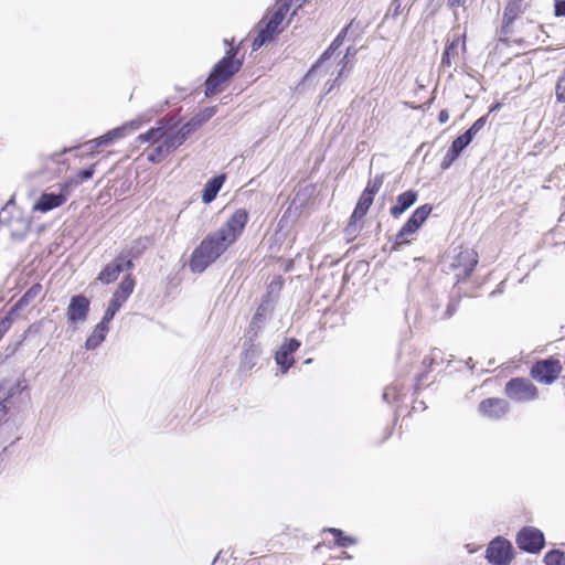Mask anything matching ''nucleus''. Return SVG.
Returning <instances> with one entry per match:
<instances>
[{
  "instance_id": "obj_25",
  "label": "nucleus",
  "mask_w": 565,
  "mask_h": 565,
  "mask_svg": "<svg viewBox=\"0 0 565 565\" xmlns=\"http://www.w3.org/2000/svg\"><path fill=\"white\" fill-rule=\"evenodd\" d=\"M373 195L369 194V192L363 191L353 211L352 220H361L367 213L370 206L373 203Z\"/></svg>"
},
{
  "instance_id": "obj_6",
  "label": "nucleus",
  "mask_w": 565,
  "mask_h": 565,
  "mask_svg": "<svg viewBox=\"0 0 565 565\" xmlns=\"http://www.w3.org/2000/svg\"><path fill=\"white\" fill-rule=\"evenodd\" d=\"M505 394L516 402L534 401L539 396L536 386L527 379L516 377L510 380L504 387Z\"/></svg>"
},
{
  "instance_id": "obj_29",
  "label": "nucleus",
  "mask_w": 565,
  "mask_h": 565,
  "mask_svg": "<svg viewBox=\"0 0 565 565\" xmlns=\"http://www.w3.org/2000/svg\"><path fill=\"white\" fill-rule=\"evenodd\" d=\"M41 286L35 285L31 287L22 297L21 299L15 303L14 308L21 309L24 306H28L31 300H33L35 297L40 295Z\"/></svg>"
},
{
  "instance_id": "obj_1",
  "label": "nucleus",
  "mask_w": 565,
  "mask_h": 565,
  "mask_svg": "<svg viewBox=\"0 0 565 565\" xmlns=\"http://www.w3.org/2000/svg\"><path fill=\"white\" fill-rule=\"evenodd\" d=\"M247 221V211L236 210L221 228L209 234L192 253L191 270L202 273L213 264L241 236Z\"/></svg>"
},
{
  "instance_id": "obj_12",
  "label": "nucleus",
  "mask_w": 565,
  "mask_h": 565,
  "mask_svg": "<svg viewBox=\"0 0 565 565\" xmlns=\"http://www.w3.org/2000/svg\"><path fill=\"white\" fill-rule=\"evenodd\" d=\"M140 126V119H132L120 127L109 130L102 137L86 142L85 146L90 152H94L97 147L107 146L117 139L124 138L128 132L137 130Z\"/></svg>"
},
{
  "instance_id": "obj_28",
  "label": "nucleus",
  "mask_w": 565,
  "mask_h": 565,
  "mask_svg": "<svg viewBox=\"0 0 565 565\" xmlns=\"http://www.w3.org/2000/svg\"><path fill=\"white\" fill-rule=\"evenodd\" d=\"M545 565H565V553L561 550H552L544 556Z\"/></svg>"
},
{
  "instance_id": "obj_13",
  "label": "nucleus",
  "mask_w": 565,
  "mask_h": 565,
  "mask_svg": "<svg viewBox=\"0 0 565 565\" xmlns=\"http://www.w3.org/2000/svg\"><path fill=\"white\" fill-rule=\"evenodd\" d=\"M135 288V281L130 276L125 277L119 288L114 292L108 308L104 313L105 321H111L116 315V312L120 309V307L126 302L128 297L131 295Z\"/></svg>"
},
{
  "instance_id": "obj_36",
  "label": "nucleus",
  "mask_w": 565,
  "mask_h": 565,
  "mask_svg": "<svg viewBox=\"0 0 565 565\" xmlns=\"http://www.w3.org/2000/svg\"><path fill=\"white\" fill-rule=\"evenodd\" d=\"M470 142H471V140L469 139V136H466L463 134V135L457 137L452 141V145H455V147L461 152Z\"/></svg>"
},
{
  "instance_id": "obj_11",
  "label": "nucleus",
  "mask_w": 565,
  "mask_h": 565,
  "mask_svg": "<svg viewBox=\"0 0 565 565\" xmlns=\"http://www.w3.org/2000/svg\"><path fill=\"white\" fill-rule=\"evenodd\" d=\"M431 212V207L428 204H424L417 207L408 221L403 225L399 232L396 234V244L402 245L408 243V236L414 234L420 225L426 221Z\"/></svg>"
},
{
  "instance_id": "obj_8",
  "label": "nucleus",
  "mask_w": 565,
  "mask_h": 565,
  "mask_svg": "<svg viewBox=\"0 0 565 565\" xmlns=\"http://www.w3.org/2000/svg\"><path fill=\"white\" fill-rule=\"evenodd\" d=\"M562 365L557 359L537 361L531 369V376L542 384H552L561 374Z\"/></svg>"
},
{
  "instance_id": "obj_20",
  "label": "nucleus",
  "mask_w": 565,
  "mask_h": 565,
  "mask_svg": "<svg viewBox=\"0 0 565 565\" xmlns=\"http://www.w3.org/2000/svg\"><path fill=\"white\" fill-rule=\"evenodd\" d=\"M479 411L484 416L498 419L509 411V404L502 398H487L480 403Z\"/></svg>"
},
{
  "instance_id": "obj_46",
  "label": "nucleus",
  "mask_w": 565,
  "mask_h": 565,
  "mask_svg": "<svg viewBox=\"0 0 565 565\" xmlns=\"http://www.w3.org/2000/svg\"><path fill=\"white\" fill-rule=\"evenodd\" d=\"M452 311H454V308H452V306L450 305V306L448 307V309H447V312H448V315L450 316V315L452 313Z\"/></svg>"
},
{
  "instance_id": "obj_24",
  "label": "nucleus",
  "mask_w": 565,
  "mask_h": 565,
  "mask_svg": "<svg viewBox=\"0 0 565 565\" xmlns=\"http://www.w3.org/2000/svg\"><path fill=\"white\" fill-rule=\"evenodd\" d=\"M223 182H224L223 175H218V177H215L212 180H210L206 183V185L202 192L203 202H205V203L212 202L215 199V196L217 195L218 191L221 190Z\"/></svg>"
},
{
  "instance_id": "obj_43",
  "label": "nucleus",
  "mask_w": 565,
  "mask_h": 565,
  "mask_svg": "<svg viewBox=\"0 0 565 565\" xmlns=\"http://www.w3.org/2000/svg\"><path fill=\"white\" fill-rule=\"evenodd\" d=\"M356 221L358 220H352L351 218V221H350V223H349V225H348V227L345 230L348 235L355 234V232L358 231V227H356V224H355Z\"/></svg>"
},
{
  "instance_id": "obj_17",
  "label": "nucleus",
  "mask_w": 565,
  "mask_h": 565,
  "mask_svg": "<svg viewBox=\"0 0 565 565\" xmlns=\"http://www.w3.org/2000/svg\"><path fill=\"white\" fill-rule=\"evenodd\" d=\"M300 342L296 339L285 340L276 352L275 360L282 372H287L294 364L292 354L299 349Z\"/></svg>"
},
{
  "instance_id": "obj_21",
  "label": "nucleus",
  "mask_w": 565,
  "mask_h": 565,
  "mask_svg": "<svg viewBox=\"0 0 565 565\" xmlns=\"http://www.w3.org/2000/svg\"><path fill=\"white\" fill-rule=\"evenodd\" d=\"M417 200V192L413 190H408L404 193H401L396 198V204L393 205L390 210V213L393 217H398L406 210H408Z\"/></svg>"
},
{
  "instance_id": "obj_44",
  "label": "nucleus",
  "mask_w": 565,
  "mask_h": 565,
  "mask_svg": "<svg viewBox=\"0 0 565 565\" xmlns=\"http://www.w3.org/2000/svg\"><path fill=\"white\" fill-rule=\"evenodd\" d=\"M449 119V114L446 109H443L438 115V120L440 124H445Z\"/></svg>"
},
{
  "instance_id": "obj_35",
  "label": "nucleus",
  "mask_w": 565,
  "mask_h": 565,
  "mask_svg": "<svg viewBox=\"0 0 565 565\" xmlns=\"http://www.w3.org/2000/svg\"><path fill=\"white\" fill-rule=\"evenodd\" d=\"M95 171V164H92L89 168L79 171L77 174V180L74 182L75 184H79L81 182L88 180L93 177Z\"/></svg>"
},
{
  "instance_id": "obj_26",
  "label": "nucleus",
  "mask_w": 565,
  "mask_h": 565,
  "mask_svg": "<svg viewBox=\"0 0 565 565\" xmlns=\"http://www.w3.org/2000/svg\"><path fill=\"white\" fill-rule=\"evenodd\" d=\"M324 532L331 533L334 536V543L339 547H348L356 544V539L352 536L344 535V533L340 529L335 527H327L323 530Z\"/></svg>"
},
{
  "instance_id": "obj_23",
  "label": "nucleus",
  "mask_w": 565,
  "mask_h": 565,
  "mask_svg": "<svg viewBox=\"0 0 565 565\" xmlns=\"http://www.w3.org/2000/svg\"><path fill=\"white\" fill-rule=\"evenodd\" d=\"M110 321H105L104 318L102 321L95 327L92 334L86 339L85 348L87 350L96 349L106 338V334L109 331L108 323Z\"/></svg>"
},
{
  "instance_id": "obj_47",
  "label": "nucleus",
  "mask_w": 565,
  "mask_h": 565,
  "mask_svg": "<svg viewBox=\"0 0 565 565\" xmlns=\"http://www.w3.org/2000/svg\"><path fill=\"white\" fill-rule=\"evenodd\" d=\"M332 88H333V84H332V85H330V87L328 88V93H329L330 90H332Z\"/></svg>"
},
{
  "instance_id": "obj_7",
  "label": "nucleus",
  "mask_w": 565,
  "mask_h": 565,
  "mask_svg": "<svg viewBox=\"0 0 565 565\" xmlns=\"http://www.w3.org/2000/svg\"><path fill=\"white\" fill-rule=\"evenodd\" d=\"M515 541L520 550L532 554L540 553L545 545L543 532L533 526L521 529Z\"/></svg>"
},
{
  "instance_id": "obj_16",
  "label": "nucleus",
  "mask_w": 565,
  "mask_h": 565,
  "mask_svg": "<svg viewBox=\"0 0 565 565\" xmlns=\"http://www.w3.org/2000/svg\"><path fill=\"white\" fill-rule=\"evenodd\" d=\"M131 266L130 259H127L125 256H118L99 273L98 280L103 284H110L117 279L121 271L129 269Z\"/></svg>"
},
{
  "instance_id": "obj_22",
  "label": "nucleus",
  "mask_w": 565,
  "mask_h": 565,
  "mask_svg": "<svg viewBox=\"0 0 565 565\" xmlns=\"http://www.w3.org/2000/svg\"><path fill=\"white\" fill-rule=\"evenodd\" d=\"M216 114V107H206L183 125L185 134H193Z\"/></svg>"
},
{
  "instance_id": "obj_32",
  "label": "nucleus",
  "mask_w": 565,
  "mask_h": 565,
  "mask_svg": "<svg viewBox=\"0 0 565 565\" xmlns=\"http://www.w3.org/2000/svg\"><path fill=\"white\" fill-rule=\"evenodd\" d=\"M487 121V117H480L477 119L473 125L465 132L466 136H469V139L472 141L475 136L484 127Z\"/></svg>"
},
{
  "instance_id": "obj_42",
  "label": "nucleus",
  "mask_w": 565,
  "mask_h": 565,
  "mask_svg": "<svg viewBox=\"0 0 565 565\" xmlns=\"http://www.w3.org/2000/svg\"><path fill=\"white\" fill-rule=\"evenodd\" d=\"M354 54H355V51H353V52H352V51H351V49L349 47V49H348V51H347V54H345V55L343 56V58L341 60V62L343 63V65H342L341 71H340V72H339V74H338V78H339V77H341V76L343 75V72H344L345 66H347V62H345V60L348 58V56H349V55H354Z\"/></svg>"
},
{
  "instance_id": "obj_40",
  "label": "nucleus",
  "mask_w": 565,
  "mask_h": 565,
  "mask_svg": "<svg viewBox=\"0 0 565 565\" xmlns=\"http://www.w3.org/2000/svg\"><path fill=\"white\" fill-rule=\"evenodd\" d=\"M468 0H448L449 8L454 11L455 17H457L456 10L459 7H463Z\"/></svg>"
},
{
  "instance_id": "obj_19",
  "label": "nucleus",
  "mask_w": 565,
  "mask_h": 565,
  "mask_svg": "<svg viewBox=\"0 0 565 565\" xmlns=\"http://www.w3.org/2000/svg\"><path fill=\"white\" fill-rule=\"evenodd\" d=\"M361 30V23L352 20L333 40L329 49L322 54L318 63L312 67V72L322 67L323 63L331 57V55L342 45L343 39L349 32H359Z\"/></svg>"
},
{
  "instance_id": "obj_3",
  "label": "nucleus",
  "mask_w": 565,
  "mask_h": 565,
  "mask_svg": "<svg viewBox=\"0 0 565 565\" xmlns=\"http://www.w3.org/2000/svg\"><path fill=\"white\" fill-rule=\"evenodd\" d=\"M236 52H231L224 56L213 68L205 82V95L212 96L217 93L221 84L230 79L241 68L242 63L234 61Z\"/></svg>"
},
{
  "instance_id": "obj_41",
  "label": "nucleus",
  "mask_w": 565,
  "mask_h": 565,
  "mask_svg": "<svg viewBox=\"0 0 565 565\" xmlns=\"http://www.w3.org/2000/svg\"><path fill=\"white\" fill-rule=\"evenodd\" d=\"M457 158H455V156H452L451 153H449L448 151L446 152L444 159H443V162H441V167L443 169H447L449 168V166L456 160Z\"/></svg>"
},
{
  "instance_id": "obj_2",
  "label": "nucleus",
  "mask_w": 565,
  "mask_h": 565,
  "mask_svg": "<svg viewBox=\"0 0 565 565\" xmlns=\"http://www.w3.org/2000/svg\"><path fill=\"white\" fill-rule=\"evenodd\" d=\"M189 136V134H185L183 126L174 132L169 131L166 126H159L139 135L136 141L140 143L149 142L151 148L148 152V160L152 163H159L180 147Z\"/></svg>"
},
{
  "instance_id": "obj_4",
  "label": "nucleus",
  "mask_w": 565,
  "mask_h": 565,
  "mask_svg": "<svg viewBox=\"0 0 565 565\" xmlns=\"http://www.w3.org/2000/svg\"><path fill=\"white\" fill-rule=\"evenodd\" d=\"M291 0H278L259 22V28L264 31H268V34L273 38L280 33L282 29L279 26L282 24L287 13L289 12Z\"/></svg>"
},
{
  "instance_id": "obj_15",
  "label": "nucleus",
  "mask_w": 565,
  "mask_h": 565,
  "mask_svg": "<svg viewBox=\"0 0 565 565\" xmlns=\"http://www.w3.org/2000/svg\"><path fill=\"white\" fill-rule=\"evenodd\" d=\"M89 305L90 302L85 296H73L66 310L68 321L73 324L84 322L88 316Z\"/></svg>"
},
{
  "instance_id": "obj_5",
  "label": "nucleus",
  "mask_w": 565,
  "mask_h": 565,
  "mask_svg": "<svg viewBox=\"0 0 565 565\" xmlns=\"http://www.w3.org/2000/svg\"><path fill=\"white\" fill-rule=\"evenodd\" d=\"M478 264V254L472 248H456L451 257L450 267L456 270L458 279L467 278Z\"/></svg>"
},
{
  "instance_id": "obj_31",
  "label": "nucleus",
  "mask_w": 565,
  "mask_h": 565,
  "mask_svg": "<svg viewBox=\"0 0 565 565\" xmlns=\"http://www.w3.org/2000/svg\"><path fill=\"white\" fill-rule=\"evenodd\" d=\"M555 96L557 102L565 103V70L562 72V75L556 83Z\"/></svg>"
},
{
  "instance_id": "obj_38",
  "label": "nucleus",
  "mask_w": 565,
  "mask_h": 565,
  "mask_svg": "<svg viewBox=\"0 0 565 565\" xmlns=\"http://www.w3.org/2000/svg\"><path fill=\"white\" fill-rule=\"evenodd\" d=\"M399 12H401L399 0H393L386 15L392 14L393 17H397L399 14Z\"/></svg>"
},
{
  "instance_id": "obj_9",
  "label": "nucleus",
  "mask_w": 565,
  "mask_h": 565,
  "mask_svg": "<svg viewBox=\"0 0 565 565\" xmlns=\"http://www.w3.org/2000/svg\"><path fill=\"white\" fill-rule=\"evenodd\" d=\"M465 36V34H456L455 39L447 44L440 62L441 68L456 70L463 64V55L466 52Z\"/></svg>"
},
{
  "instance_id": "obj_34",
  "label": "nucleus",
  "mask_w": 565,
  "mask_h": 565,
  "mask_svg": "<svg viewBox=\"0 0 565 565\" xmlns=\"http://www.w3.org/2000/svg\"><path fill=\"white\" fill-rule=\"evenodd\" d=\"M273 36L268 34V31H264L262 28H259V32L257 38L253 42V50L256 51L260 49L266 42L270 41Z\"/></svg>"
},
{
  "instance_id": "obj_27",
  "label": "nucleus",
  "mask_w": 565,
  "mask_h": 565,
  "mask_svg": "<svg viewBox=\"0 0 565 565\" xmlns=\"http://www.w3.org/2000/svg\"><path fill=\"white\" fill-rule=\"evenodd\" d=\"M523 0H510L504 9L503 20L509 24L522 12Z\"/></svg>"
},
{
  "instance_id": "obj_39",
  "label": "nucleus",
  "mask_w": 565,
  "mask_h": 565,
  "mask_svg": "<svg viewBox=\"0 0 565 565\" xmlns=\"http://www.w3.org/2000/svg\"><path fill=\"white\" fill-rule=\"evenodd\" d=\"M556 17H565V0H555V11Z\"/></svg>"
},
{
  "instance_id": "obj_18",
  "label": "nucleus",
  "mask_w": 565,
  "mask_h": 565,
  "mask_svg": "<svg viewBox=\"0 0 565 565\" xmlns=\"http://www.w3.org/2000/svg\"><path fill=\"white\" fill-rule=\"evenodd\" d=\"M22 391L19 382L3 381L0 383V423L8 414L11 399Z\"/></svg>"
},
{
  "instance_id": "obj_30",
  "label": "nucleus",
  "mask_w": 565,
  "mask_h": 565,
  "mask_svg": "<svg viewBox=\"0 0 565 565\" xmlns=\"http://www.w3.org/2000/svg\"><path fill=\"white\" fill-rule=\"evenodd\" d=\"M268 307L265 303H262L256 313L254 315L252 322H250V329H260L264 321H265V312L267 311Z\"/></svg>"
},
{
  "instance_id": "obj_45",
  "label": "nucleus",
  "mask_w": 565,
  "mask_h": 565,
  "mask_svg": "<svg viewBox=\"0 0 565 565\" xmlns=\"http://www.w3.org/2000/svg\"><path fill=\"white\" fill-rule=\"evenodd\" d=\"M447 151L455 156V158H458V156L460 154V151L452 143Z\"/></svg>"
},
{
  "instance_id": "obj_10",
  "label": "nucleus",
  "mask_w": 565,
  "mask_h": 565,
  "mask_svg": "<svg viewBox=\"0 0 565 565\" xmlns=\"http://www.w3.org/2000/svg\"><path fill=\"white\" fill-rule=\"evenodd\" d=\"M71 184V181L61 184L60 193H42L38 201L33 204L32 211L47 213L56 207L62 206L67 201L68 189Z\"/></svg>"
},
{
  "instance_id": "obj_37",
  "label": "nucleus",
  "mask_w": 565,
  "mask_h": 565,
  "mask_svg": "<svg viewBox=\"0 0 565 565\" xmlns=\"http://www.w3.org/2000/svg\"><path fill=\"white\" fill-rule=\"evenodd\" d=\"M12 324V320L9 317L3 318L0 320V340L2 339L3 334L10 329Z\"/></svg>"
},
{
  "instance_id": "obj_14",
  "label": "nucleus",
  "mask_w": 565,
  "mask_h": 565,
  "mask_svg": "<svg viewBox=\"0 0 565 565\" xmlns=\"http://www.w3.org/2000/svg\"><path fill=\"white\" fill-rule=\"evenodd\" d=\"M513 557L512 544L498 536L492 540L487 548V558L493 565H508Z\"/></svg>"
},
{
  "instance_id": "obj_33",
  "label": "nucleus",
  "mask_w": 565,
  "mask_h": 565,
  "mask_svg": "<svg viewBox=\"0 0 565 565\" xmlns=\"http://www.w3.org/2000/svg\"><path fill=\"white\" fill-rule=\"evenodd\" d=\"M382 184H383V177L376 175L374 179H372L367 182V185H366L364 192H369V194L374 196L380 191Z\"/></svg>"
}]
</instances>
